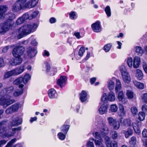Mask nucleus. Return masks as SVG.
<instances>
[{
    "label": "nucleus",
    "instance_id": "nucleus-1",
    "mask_svg": "<svg viewBox=\"0 0 147 147\" xmlns=\"http://www.w3.org/2000/svg\"><path fill=\"white\" fill-rule=\"evenodd\" d=\"M24 2L22 0H17L11 7L13 12H8L5 15V21L0 24V33L3 34L12 28L14 24L13 20L16 18L14 13L24 9Z\"/></svg>",
    "mask_w": 147,
    "mask_h": 147
},
{
    "label": "nucleus",
    "instance_id": "nucleus-2",
    "mask_svg": "<svg viewBox=\"0 0 147 147\" xmlns=\"http://www.w3.org/2000/svg\"><path fill=\"white\" fill-rule=\"evenodd\" d=\"M24 2L22 0H17L11 7L13 12H8L5 15V21L0 24V33L3 34L12 28L14 24L13 20L16 18L14 13L24 9Z\"/></svg>",
    "mask_w": 147,
    "mask_h": 147
},
{
    "label": "nucleus",
    "instance_id": "nucleus-3",
    "mask_svg": "<svg viewBox=\"0 0 147 147\" xmlns=\"http://www.w3.org/2000/svg\"><path fill=\"white\" fill-rule=\"evenodd\" d=\"M25 50V48L23 46L17 45L13 49L12 53L15 59L11 64L13 65H16L20 64L22 61V59L21 57Z\"/></svg>",
    "mask_w": 147,
    "mask_h": 147
},
{
    "label": "nucleus",
    "instance_id": "nucleus-4",
    "mask_svg": "<svg viewBox=\"0 0 147 147\" xmlns=\"http://www.w3.org/2000/svg\"><path fill=\"white\" fill-rule=\"evenodd\" d=\"M109 123L113 127L114 129L117 130L120 127V123L122 125L126 126L128 124L126 119H123L122 117L119 119V122L117 119H114L112 117H109L107 119Z\"/></svg>",
    "mask_w": 147,
    "mask_h": 147
},
{
    "label": "nucleus",
    "instance_id": "nucleus-5",
    "mask_svg": "<svg viewBox=\"0 0 147 147\" xmlns=\"http://www.w3.org/2000/svg\"><path fill=\"white\" fill-rule=\"evenodd\" d=\"M145 113L140 111L138 113V119L140 121H136V123H133L132 125L134 130L136 133L138 135L141 133L140 127L141 126V121H143L145 119Z\"/></svg>",
    "mask_w": 147,
    "mask_h": 147
},
{
    "label": "nucleus",
    "instance_id": "nucleus-6",
    "mask_svg": "<svg viewBox=\"0 0 147 147\" xmlns=\"http://www.w3.org/2000/svg\"><path fill=\"white\" fill-rule=\"evenodd\" d=\"M30 78V75L29 74H27L25 75L24 77L21 76L16 79L14 81L13 83L17 85H18L22 82L24 84H26L28 82Z\"/></svg>",
    "mask_w": 147,
    "mask_h": 147
},
{
    "label": "nucleus",
    "instance_id": "nucleus-7",
    "mask_svg": "<svg viewBox=\"0 0 147 147\" xmlns=\"http://www.w3.org/2000/svg\"><path fill=\"white\" fill-rule=\"evenodd\" d=\"M115 100V94L112 91H111L109 92L108 96H107L106 94L104 93L102 96L101 101H105L107 103V101H113Z\"/></svg>",
    "mask_w": 147,
    "mask_h": 147
},
{
    "label": "nucleus",
    "instance_id": "nucleus-8",
    "mask_svg": "<svg viewBox=\"0 0 147 147\" xmlns=\"http://www.w3.org/2000/svg\"><path fill=\"white\" fill-rule=\"evenodd\" d=\"M27 26L24 25L20 27L18 30L19 34H18V37L20 39L23 37L24 36L27 35L30 33Z\"/></svg>",
    "mask_w": 147,
    "mask_h": 147
},
{
    "label": "nucleus",
    "instance_id": "nucleus-9",
    "mask_svg": "<svg viewBox=\"0 0 147 147\" xmlns=\"http://www.w3.org/2000/svg\"><path fill=\"white\" fill-rule=\"evenodd\" d=\"M102 105L101 106L98 110L100 114L102 115L105 114L107 111L108 105L107 102L105 101H101Z\"/></svg>",
    "mask_w": 147,
    "mask_h": 147
},
{
    "label": "nucleus",
    "instance_id": "nucleus-10",
    "mask_svg": "<svg viewBox=\"0 0 147 147\" xmlns=\"http://www.w3.org/2000/svg\"><path fill=\"white\" fill-rule=\"evenodd\" d=\"M91 26L92 30L95 32H99L101 30L100 22L98 21L92 24Z\"/></svg>",
    "mask_w": 147,
    "mask_h": 147
},
{
    "label": "nucleus",
    "instance_id": "nucleus-11",
    "mask_svg": "<svg viewBox=\"0 0 147 147\" xmlns=\"http://www.w3.org/2000/svg\"><path fill=\"white\" fill-rule=\"evenodd\" d=\"M122 77L124 82L127 84L130 82L131 79L129 73L126 71L122 72Z\"/></svg>",
    "mask_w": 147,
    "mask_h": 147
},
{
    "label": "nucleus",
    "instance_id": "nucleus-12",
    "mask_svg": "<svg viewBox=\"0 0 147 147\" xmlns=\"http://www.w3.org/2000/svg\"><path fill=\"white\" fill-rule=\"evenodd\" d=\"M4 112L3 109L0 110V119L1 118V116ZM7 121H2L0 122V131L2 130L5 131L7 127Z\"/></svg>",
    "mask_w": 147,
    "mask_h": 147
},
{
    "label": "nucleus",
    "instance_id": "nucleus-13",
    "mask_svg": "<svg viewBox=\"0 0 147 147\" xmlns=\"http://www.w3.org/2000/svg\"><path fill=\"white\" fill-rule=\"evenodd\" d=\"M27 52L28 55L31 58L35 56L37 53L36 50L30 47H29L27 48Z\"/></svg>",
    "mask_w": 147,
    "mask_h": 147
},
{
    "label": "nucleus",
    "instance_id": "nucleus-14",
    "mask_svg": "<svg viewBox=\"0 0 147 147\" xmlns=\"http://www.w3.org/2000/svg\"><path fill=\"white\" fill-rule=\"evenodd\" d=\"M28 18V13H25L22 16L18 18L16 20V24L18 25L24 23Z\"/></svg>",
    "mask_w": 147,
    "mask_h": 147
},
{
    "label": "nucleus",
    "instance_id": "nucleus-15",
    "mask_svg": "<svg viewBox=\"0 0 147 147\" xmlns=\"http://www.w3.org/2000/svg\"><path fill=\"white\" fill-rule=\"evenodd\" d=\"M8 9V7L6 5L0 6V20L3 19L5 13Z\"/></svg>",
    "mask_w": 147,
    "mask_h": 147
},
{
    "label": "nucleus",
    "instance_id": "nucleus-16",
    "mask_svg": "<svg viewBox=\"0 0 147 147\" xmlns=\"http://www.w3.org/2000/svg\"><path fill=\"white\" fill-rule=\"evenodd\" d=\"M80 99L81 102H84L87 99V93L86 91L83 90L79 94Z\"/></svg>",
    "mask_w": 147,
    "mask_h": 147
},
{
    "label": "nucleus",
    "instance_id": "nucleus-17",
    "mask_svg": "<svg viewBox=\"0 0 147 147\" xmlns=\"http://www.w3.org/2000/svg\"><path fill=\"white\" fill-rule=\"evenodd\" d=\"M15 76L18 75L22 73L24 70V66H21L13 69Z\"/></svg>",
    "mask_w": 147,
    "mask_h": 147
},
{
    "label": "nucleus",
    "instance_id": "nucleus-18",
    "mask_svg": "<svg viewBox=\"0 0 147 147\" xmlns=\"http://www.w3.org/2000/svg\"><path fill=\"white\" fill-rule=\"evenodd\" d=\"M48 94L50 98L54 99L56 97V91L53 88L50 89L48 91Z\"/></svg>",
    "mask_w": 147,
    "mask_h": 147
},
{
    "label": "nucleus",
    "instance_id": "nucleus-19",
    "mask_svg": "<svg viewBox=\"0 0 147 147\" xmlns=\"http://www.w3.org/2000/svg\"><path fill=\"white\" fill-rule=\"evenodd\" d=\"M123 133L125 135V138H127L130 136L133 135V130L129 128L126 130H123Z\"/></svg>",
    "mask_w": 147,
    "mask_h": 147
},
{
    "label": "nucleus",
    "instance_id": "nucleus-20",
    "mask_svg": "<svg viewBox=\"0 0 147 147\" xmlns=\"http://www.w3.org/2000/svg\"><path fill=\"white\" fill-rule=\"evenodd\" d=\"M140 58L138 57H134L133 60V66L134 68H138L140 65Z\"/></svg>",
    "mask_w": 147,
    "mask_h": 147
},
{
    "label": "nucleus",
    "instance_id": "nucleus-21",
    "mask_svg": "<svg viewBox=\"0 0 147 147\" xmlns=\"http://www.w3.org/2000/svg\"><path fill=\"white\" fill-rule=\"evenodd\" d=\"M64 83V76H61L57 81V84L61 88L63 87V84Z\"/></svg>",
    "mask_w": 147,
    "mask_h": 147
},
{
    "label": "nucleus",
    "instance_id": "nucleus-22",
    "mask_svg": "<svg viewBox=\"0 0 147 147\" xmlns=\"http://www.w3.org/2000/svg\"><path fill=\"white\" fill-rule=\"evenodd\" d=\"M29 31L31 32H33L35 31V30L38 27V25L36 23H32V24H28L27 25Z\"/></svg>",
    "mask_w": 147,
    "mask_h": 147
},
{
    "label": "nucleus",
    "instance_id": "nucleus-23",
    "mask_svg": "<svg viewBox=\"0 0 147 147\" xmlns=\"http://www.w3.org/2000/svg\"><path fill=\"white\" fill-rule=\"evenodd\" d=\"M85 34V31L83 30L82 32L81 31L80 32H75L73 35L75 36L77 38L79 39L84 36Z\"/></svg>",
    "mask_w": 147,
    "mask_h": 147
},
{
    "label": "nucleus",
    "instance_id": "nucleus-24",
    "mask_svg": "<svg viewBox=\"0 0 147 147\" xmlns=\"http://www.w3.org/2000/svg\"><path fill=\"white\" fill-rule=\"evenodd\" d=\"M136 138L134 136H132L129 140V142L131 147H136Z\"/></svg>",
    "mask_w": 147,
    "mask_h": 147
},
{
    "label": "nucleus",
    "instance_id": "nucleus-25",
    "mask_svg": "<svg viewBox=\"0 0 147 147\" xmlns=\"http://www.w3.org/2000/svg\"><path fill=\"white\" fill-rule=\"evenodd\" d=\"M22 121V119H15L12 121L11 124L13 126H17L21 124Z\"/></svg>",
    "mask_w": 147,
    "mask_h": 147
},
{
    "label": "nucleus",
    "instance_id": "nucleus-26",
    "mask_svg": "<svg viewBox=\"0 0 147 147\" xmlns=\"http://www.w3.org/2000/svg\"><path fill=\"white\" fill-rule=\"evenodd\" d=\"M12 76H15L13 70L6 72L4 76V79H5L9 78Z\"/></svg>",
    "mask_w": 147,
    "mask_h": 147
},
{
    "label": "nucleus",
    "instance_id": "nucleus-27",
    "mask_svg": "<svg viewBox=\"0 0 147 147\" xmlns=\"http://www.w3.org/2000/svg\"><path fill=\"white\" fill-rule=\"evenodd\" d=\"M69 18L71 20H75L78 18L76 12L74 11H71L69 13Z\"/></svg>",
    "mask_w": 147,
    "mask_h": 147
},
{
    "label": "nucleus",
    "instance_id": "nucleus-28",
    "mask_svg": "<svg viewBox=\"0 0 147 147\" xmlns=\"http://www.w3.org/2000/svg\"><path fill=\"white\" fill-rule=\"evenodd\" d=\"M136 77L139 80L142 79L143 77V74L142 71L139 69H138L136 73Z\"/></svg>",
    "mask_w": 147,
    "mask_h": 147
},
{
    "label": "nucleus",
    "instance_id": "nucleus-29",
    "mask_svg": "<svg viewBox=\"0 0 147 147\" xmlns=\"http://www.w3.org/2000/svg\"><path fill=\"white\" fill-rule=\"evenodd\" d=\"M119 112L121 116H125L126 114V111L125 110L124 107L122 104H120L119 106Z\"/></svg>",
    "mask_w": 147,
    "mask_h": 147
},
{
    "label": "nucleus",
    "instance_id": "nucleus-30",
    "mask_svg": "<svg viewBox=\"0 0 147 147\" xmlns=\"http://www.w3.org/2000/svg\"><path fill=\"white\" fill-rule=\"evenodd\" d=\"M112 46V45L111 43H108L104 46L103 49L106 52H107L110 50Z\"/></svg>",
    "mask_w": 147,
    "mask_h": 147
},
{
    "label": "nucleus",
    "instance_id": "nucleus-31",
    "mask_svg": "<svg viewBox=\"0 0 147 147\" xmlns=\"http://www.w3.org/2000/svg\"><path fill=\"white\" fill-rule=\"evenodd\" d=\"M121 82L119 79H116V86L115 90L116 92H118L121 88Z\"/></svg>",
    "mask_w": 147,
    "mask_h": 147
},
{
    "label": "nucleus",
    "instance_id": "nucleus-32",
    "mask_svg": "<svg viewBox=\"0 0 147 147\" xmlns=\"http://www.w3.org/2000/svg\"><path fill=\"white\" fill-rule=\"evenodd\" d=\"M6 98L4 95L1 96L0 97V105L5 107Z\"/></svg>",
    "mask_w": 147,
    "mask_h": 147
},
{
    "label": "nucleus",
    "instance_id": "nucleus-33",
    "mask_svg": "<svg viewBox=\"0 0 147 147\" xmlns=\"http://www.w3.org/2000/svg\"><path fill=\"white\" fill-rule=\"evenodd\" d=\"M105 11L108 17H109L111 16V11L110 7L109 5H107L105 9Z\"/></svg>",
    "mask_w": 147,
    "mask_h": 147
},
{
    "label": "nucleus",
    "instance_id": "nucleus-34",
    "mask_svg": "<svg viewBox=\"0 0 147 147\" xmlns=\"http://www.w3.org/2000/svg\"><path fill=\"white\" fill-rule=\"evenodd\" d=\"M109 133V130L107 128H102L101 131V134L103 136H107Z\"/></svg>",
    "mask_w": 147,
    "mask_h": 147
},
{
    "label": "nucleus",
    "instance_id": "nucleus-35",
    "mask_svg": "<svg viewBox=\"0 0 147 147\" xmlns=\"http://www.w3.org/2000/svg\"><path fill=\"white\" fill-rule=\"evenodd\" d=\"M135 86L138 89L142 90L144 88V84L139 82H136L135 84Z\"/></svg>",
    "mask_w": 147,
    "mask_h": 147
},
{
    "label": "nucleus",
    "instance_id": "nucleus-36",
    "mask_svg": "<svg viewBox=\"0 0 147 147\" xmlns=\"http://www.w3.org/2000/svg\"><path fill=\"white\" fill-rule=\"evenodd\" d=\"M111 137L114 140H115L117 138L118 134L116 131H113L111 133Z\"/></svg>",
    "mask_w": 147,
    "mask_h": 147
},
{
    "label": "nucleus",
    "instance_id": "nucleus-37",
    "mask_svg": "<svg viewBox=\"0 0 147 147\" xmlns=\"http://www.w3.org/2000/svg\"><path fill=\"white\" fill-rule=\"evenodd\" d=\"M24 89H22L21 90L19 91H15L13 93V96L15 97H18L22 94L24 92Z\"/></svg>",
    "mask_w": 147,
    "mask_h": 147
},
{
    "label": "nucleus",
    "instance_id": "nucleus-38",
    "mask_svg": "<svg viewBox=\"0 0 147 147\" xmlns=\"http://www.w3.org/2000/svg\"><path fill=\"white\" fill-rule=\"evenodd\" d=\"M126 95L128 99H131L134 98L133 92L131 90H127L126 92Z\"/></svg>",
    "mask_w": 147,
    "mask_h": 147
},
{
    "label": "nucleus",
    "instance_id": "nucleus-39",
    "mask_svg": "<svg viewBox=\"0 0 147 147\" xmlns=\"http://www.w3.org/2000/svg\"><path fill=\"white\" fill-rule=\"evenodd\" d=\"M24 2V9L25 8H32L31 7V1H29L27 3H26L27 0H22Z\"/></svg>",
    "mask_w": 147,
    "mask_h": 147
},
{
    "label": "nucleus",
    "instance_id": "nucleus-40",
    "mask_svg": "<svg viewBox=\"0 0 147 147\" xmlns=\"http://www.w3.org/2000/svg\"><path fill=\"white\" fill-rule=\"evenodd\" d=\"M118 107L116 104L111 105V106L110 110L111 112H116L117 110Z\"/></svg>",
    "mask_w": 147,
    "mask_h": 147
},
{
    "label": "nucleus",
    "instance_id": "nucleus-41",
    "mask_svg": "<svg viewBox=\"0 0 147 147\" xmlns=\"http://www.w3.org/2000/svg\"><path fill=\"white\" fill-rule=\"evenodd\" d=\"M131 111L134 116L136 115L138 112V109L136 107H131Z\"/></svg>",
    "mask_w": 147,
    "mask_h": 147
},
{
    "label": "nucleus",
    "instance_id": "nucleus-42",
    "mask_svg": "<svg viewBox=\"0 0 147 147\" xmlns=\"http://www.w3.org/2000/svg\"><path fill=\"white\" fill-rule=\"evenodd\" d=\"M14 89V88L12 86H11L5 88L6 93L10 95L12 93V91Z\"/></svg>",
    "mask_w": 147,
    "mask_h": 147
},
{
    "label": "nucleus",
    "instance_id": "nucleus-43",
    "mask_svg": "<svg viewBox=\"0 0 147 147\" xmlns=\"http://www.w3.org/2000/svg\"><path fill=\"white\" fill-rule=\"evenodd\" d=\"M114 82L112 80L110 81L108 83V87L109 89L111 90L114 89Z\"/></svg>",
    "mask_w": 147,
    "mask_h": 147
},
{
    "label": "nucleus",
    "instance_id": "nucleus-44",
    "mask_svg": "<svg viewBox=\"0 0 147 147\" xmlns=\"http://www.w3.org/2000/svg\"><path fill=\"white\" fill-rule=\"evenodd\" d=\"M107 147H118L117 142L114 140L111 141Z\"/></svg>",
    "mask_w": 147,
    "mask_h": 147
},
{
    "label": "nucleus",
    "instance_id": "nucleus-45",
    "mask_svg": "<svg viewBox=\"0 0 147 147\" xmlns=\"http://www.w3.org/2000/svg\"><path fill=\"white\" fill-rule=\"evenodd\" d=\"M14 102L13 100H10L8 99H6L5 104V107H6L12 104Z\"/></svg>",
    "mask_w": 147,
    "mask_h": 147
},
{
    "label": "nucleus",
    "instance_id": "nucleus-46",
    "mask_svg": "<svg viewBox=\"0 0 147 147\" xmlns=\"http://www.w3.org/2000/svg\"><path fill=\"white\" fill-rule=\"evenodd\" d=\"M85 51V48L83 47H81L79 51L78 55L80 57H82Z\"/></svg>",
    "mask_w": 147,
    "mask_h": 147
},
{
    "label": "nucleus",
    "instance_id": "nucleus-47",
    "mask_svg": "<svg viewBox=\"0 0 147 147\" xmlns=\"http://www.w3.org/2000/svg\"><path fill=\"white\" fill-rule=\"evenodd\" d=\"M124 98V94L123 92L122 91H120L119 92L118 98L119 101H121Z\"/></svg>",
    "mask_w": 147,
    "mask_h": 147
},
{
    "label": "nucleus",
    "instance_id": "nucleus-48",
    "mask_svg": "<svg viewBox=\"0 0 147 147\" xmlns=\"http://www.w3.org/2000/svg\"><path fill=\"white\" fill-rule=\"evenodd\" d=\"M136 51L138 53V54H141L143 52V50L140 46H136Z\"/></svg>",
    "mask_w": 147,
    "mask_h": 147
},
{
    "label": "nucleus",
    "instance_id": "nucleus-49",
    "mask_svg": "<svg viewBox=\"0 0 147 147\" xmlns=\"http://www.w3.org/2000/svg\"><path fill=\"white\" fill-rule=\"evenodd\" d=\"M133 59L131 57H129L127 61V63L128 65L130 67L132 66Z\"/></svg>",
    "mask_w": 147,
    "mask_h": 147
},
{
    "label": "nucleus",
    "instance_id": "nucleus-50",
    "mask_svg": "<svg viewBox=\"0 0 147 147\" xmlns=\"http://www.w3.org/2000/svg\"><path fill=\"white\" fill-rule=\"evenodd\" d=\"M110 138L109 137L107 136H105V141L107 147L111 143V141H110Z\"/></svg>",
    "mask_w": 147,
    "mask_h": 147
},
{
    "label": "nucleus",
    "instance_id": "nucleus-51",
    "mask_svg": "<svg viewBox=\"0 0 147 147\" xmlns=\"http://www.w3.org/2000/svg\"><path fill=\"white\" fill-rule=\"evenodd\" d=\"M57 136L58 138L61 140H63L64 139V134L61 132L57 134Z\"/></svg>",
    "mask_w": 147,
    "mask_h": 147
},
{
    "label": "nucleus",
    "instance_id": "nucleus-52",
    "mask_svg": "<svg viewBox=\"0 0 147 147\" xmlns=\"http://www.w3.org/2000/svg\"><path fill=\"white\" fill-rule=\"evenodd\" d=\"M46 71L47 73L50 71L51 66L50 64L48 62L46 63Z\"/></svg>",
    "mask_w": 147,
    "mask_h": 147
},
{
    "label": "nucleus",
    "instance_id": "nucleus-53",
    "mask_svg": "<svg viewBox=\"0 0 147 147\" xmlns=\"http://www.w3.org/2000/svg\"><path fill=\"white\" fill-rule=\"evenodd\" d=\"M92 134L96 138L99 139L100 138V134L97 131H96L95 133H93Z\"/></svg>",
    "mask_w": 147,
    "mask_h": 147
},
{
    "label": "nucleus",
    "instance_id": "nucleus-54",
    "mask_svg": "<svg viewBox=\"0 0 147 147\" xmlns=\"http://www.w3.org/2000/svg\"><path fill=\"white\" fill-rule=\"evenodd\" d=\"M31 7L32 8L34 7L37 4L38 1L37 0H31Z\"/></svg>",
    "mask_w": 147,
    "mask_h": 147
},
{
    "label": "nucleus",
    "instance_id": "nucleus-55",
    "mask_svg": "<svg viewBox=\"0 0 147 147\" xmlns=\"http://www.w3.org/2000/svg\"><path fill=\"white\" fill-rule=\"evenodd\" d=\"M92 140L95 141V144L96 145H98L99 147L100 146L101 147V146H103L101 142L99 140H94L93 138H92Z\"/></svg>",
    "mask_w": 147,
    "mask_h": 147
},
{
    "label": "nucleus",
    "instance_id": "nucleus-56",
    "mask_svg": "<svg viewBox=\"0 0 147 147\" xmlns=\"http://www.w3.org/2000/svg\"><path fill=\"white\" fill-rule=\"evenodd\" d=\"M50 71L52 74L53 76L55 75L57 72V68L55 67H52Z\"/></svg>",
    "mask_w": 147,
    "mask_h": 147
},
{
    "label": "nucleus",
    "instance_id": "nucleus-57",
    "mask_svg": "<svg viewBox=\"0 0 147 147\" xmlns=\"http://www.w3.org/2000/svg\"><path fill=\"white\" fill-rule=\"evenodd\" d=\"M142 112L147 114V105L144 104L142 107Z\"/></svg>",
    "mask_w": 147,
    "mask_h": 147
},
{
    "label": "nucleus",
    "instance_id": "nucleus-58",
    "mask_svg": "<svg viewBox=\"0 0 147 147\" xmlns=\"http://www.w3.org/2000/svg\"><path fill=\"white\" fill-rule=\"evenodd\" d=\"M142 66L144 71L147 74V64L146 62H143L142 63Z\"/></svg>",
    "mask_w": 147,
    "mask_h": 147
},
{
    "label": "nucleus",
    "instance_id": "nucleus-59",
    "mask_svg": "<svg viewBox=\"0 0 147 147\" xmlns=\"http://www.w3.org/2000/svg\"><path fill=\"white\" fill-rule=\"evenodd\" d=\"M5 112L7 114H11L13 112L10 106L6 109Z\"/></svg>",
    "mask_w": 147,
    "mask_h": 147
},
{
    "label": "nucleus",
    "instance_id": "nucleus-60",
    "mask_svg": "<svg viewBox=\"0 0 147 147\" xmlns=\"http://www.w3.org/2000/svg\"><path fill=\"white\" fill-rule=\"evenodd\" d=\"M142 99L144 102L147 103V93L143 94Z\"/></svg>",
    "mask_w": 147,
    "mask_h": 147
},
{
    "label": "nucleus",
    "instance_id": "nucleus-61",
    "mask_svg": "<svg viewBox=\"0 0 147 147\" xmlns=\"http://www.w3.org/2000/svg\"><path fill=\"white\" fill-rule=\"evenodd\" d=\"M13 112L17 111L18 108L17 105H13L10 106Z\"/></svg>",
    "mask_w": 147,
    "mask_h": 147
},
{
    "label": "nucleus",
    "instance_id": "nucleus-62",
    "mask_svg": "<svg viewBox=\"0 0 147 147\" xmlns=\"http://www.w3.org/2000/svg\"><path fill=\"white\" fill-rule=\"evenodd\" d=\"M142 136L143 137H147V130L144 129L142 132Z\"/></svg>",
    "mask_w": 147,
    "mask_h": 147
},
{
    "label": "nucleus",
    "instance_id": "nucleus-63",
    "mask_svg": "<svg viewBox=\"0 0 147 147\" xmlns=\"http://www.w3.org/2000/svg\"><path fill=\"white\" fill-rule=\"evenodd\" d=\"M70 126L68 125L65 124V135H66L68 131Z\"/></svg>",
    "mask_w": 147,
    "mask_h": 147
},
{
    "label": "nucleus",
    "instance_id": "nucleus-64",
    "mask_svg": "<svg viewBox=\"0 0 147 147\" xmlns=\"http://www.w3.org/2000/svg\"><path fill=\"white\" fill-rule=\"evenodd\" d=\"M49 21L51 24H53L56 22V20L55 18L52 17L50 18Z\"/></svg>",
    "mask_w": 147,
    "mask_h": 147
}]
</instances>
